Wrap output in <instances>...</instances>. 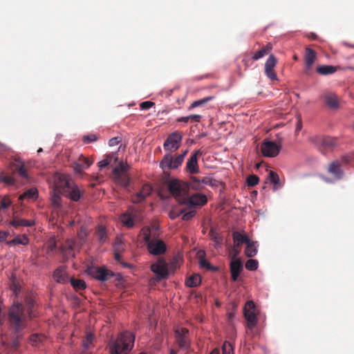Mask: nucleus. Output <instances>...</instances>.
I'll use <instances>...</instances> for the list:
<instances>
[{"label": "nucleus", "mask_w": 354, "mask_h": 354, "mask_svg": "<svg viewBox=\"0 0 354 354\" xmlns=\"http://www.w3.org/2000/svg\"><path fill=\"white\" fill-rule=\"evenodd\" d=\"M37 306L35 297L30 293H26L24 300H15L8 313L9 328L18 335L28 326V322L37 315Z\"/></svg>", "instance_id": "nucleus-1"}, {"label": "nucleus", "mask_w": 354, "mask_h": 354, "mask_svg": "<svg viewBox=\"0 0 354 354\" xmlns=\"http://www.w3.org/2000/svg\"><path fill=\"white\" fill-rule=\"evenodd\" d=\"M135 336L132 333L124 331L116 338H111L107 348L109 354H129L134 346Z\"/></svg>", "instance_id": "nucleus-2"}, {"label": "nucleus", "mask_w": 354, "mask_h": 354, "mask_svg": "<svg viewBox=\"0 0 354 354\" xmlns=\"http://www.w3.org/2000/svg\"><path fill=\"white\" fill-rule=\"evenodd\" d=\"M141 234L144 241L147 243L149 252L153 255H160L167 250L165 242L158 239H151V230L149 227H145L141 230Z\"/></svg>", "instance_id": "nucleus-3"}, {"label": "nucleus", "mask_w": 354, "mask_h": 354, "mask_svg": "<svg viewBox=\"0 0 354 354\" xmlns=\"http://www.w3.org/2000/svg\"><path fill=\"white\" fill-rule=\"evenodd\" d=\"M167 186L172 196L182 204L189 194V185L185 181L178 178H171L167 180Z\"/></svg>", "instance_id": "nucleus-4"}, {"label": "nucleus", "mask_w": 354, "mask_h": 354, "mask_svg": "<svg viewBox=\"0 0 354 354\" xmlns=\"http://www.w3.org/2000/svg\"><path fill=\"white\" fill-rule=\"evenodd\" d=\"M129 168V166L127 164L120 162L112 171L115 182L124 187H127L130 183V178L127 174Z\"/></svg>", "instance_id": "nucleus-5"}, {"label": "nucleus", "mask_w": 354, "mask_h": 354, "mask_svg": "<svg viewBox=\"0 0 354 354\" xmlns=\"http://www.w3.org/2000/svg\"><path fill=\"white\" fill-rule=\"evenodd\" d=\"M187 153V150H185L183 153L178 154L175 158L171 154L165 155L160 162V167L163 170L177 169L182 165Z\"/></svg>", "instance_id": "nucleus-6"}, {"label": "nucleus", "mask_w": 354, "mask_h": 354, "mask_svg": "<svg viewBox=\"0 0 354 354\" xmlns=\"http://www.w3.org/2000/svg\"><path fill=\"white\" fill-rule=\"evenodd\" d=\"M151 270L156 274L157 281L167 278L169 275L168 265L165 259L159 258L151 266Z\"/></svg>", "instance_id": "nucleus-7"}, {"label": "nucleus", "mask_w": 354, "mask_h": 354, "mask_svg": "<svg viewBox=\"0 0 354 354\" xmlns=\"http://www.w3.org/2000/svg\"><path fill=\"white\" fill-rule=\"evenodd\" d=\"M243 315L248 322L250 328H254L257 324V317L256 314V306L252 301H248L243 308Z\"/></svg>", "instance_id": "nucleus-8"}, {"label": "nucleus", "mask_w": 354, "mask_h": 354, "mask_svg": "<svg viewBox=\"0 0 354 354\" xmlns=\"http://www.w3.org/2000/svg\"><path fill=\"white\" fill-rule=\"evenodd\" d=\"M234 245L231 248L230 255L231 258H238L241 252V247L243 243L248 242V236L245 234L235 231L232 233Z\"/></svg>", "instance_id": "nucleus-9"}, {"label": "nucleus", "mask_w": 354, "mask_h": 354, "mask_svg": "<svg viewBox=\"0 0 354 354\" xmlns=\"http://www.w3.org/2000/svg\"><path fill=\"white\" fill-rule=\"evenodd\" d=\"M87 272L92 277L101 281H106L110 279L114 275L111 270L102 267L88 268Z\"/></svg>", "instance_id": "nucleus-10"}, {"label": "nucleus", "mask_w": 354, "mask_h": 354, "mask_svg": "<svg viewBox=\"0 0 354 354\" xmlns=\"http://www.w3.org/2000/svg\"><path fill=\"white\" fill-rule=\"evenodd\" d=\"M73 183V181L68 176L60 174H57L54 178L53 189L57 191L58 193L64 194Z\"/></svg>", "instance_id": "nucleus-11"}, {"label": "nucleus", "mask_w": 354, "mask_h": 354, "mask_svg": "<svg viewBox=\"0 0 354 354\" xmlns=\"http://www.w3.org/2000/svg\"><path fill=\"white\" fill-rule=\"evenodd\" d=\"M183 136L179 132H174L169 135L163 144V147L166 151H176L180 145Z\"/></svg>", "instance_id": "nucleus-12"}, {"label": "nucleus", "mask_w": 354, "mask_h": 354, "mask_svg": "<svg viewBox=\"0 0 354 354\" xmlns=\"http://www.w3.org/2000/svg\"><path fill=\"white\" fill-rule=\"evenodd\" d=\"M174 333L176 342L178 346L182 349H187L189 346V330L184 328H176Z\"/></svg>", "instance_id": "nucleus-13"}, {"label": "nucleus", "mask_w": 354, "mask_h": 354, "mask_svg": "<svg viewBox=\"0 0 354 354\" xmlns=\"http://www.w3.org/2000/svg\"><path fill=\"white\" fill-rule=\"evenodd\" d=\"M281 146L272 141L264 140L261 145V151L264 156L275 157L280 151Z\"/></svg>", "instance_id": "nucleus-14"}, {"label": "nucleus", "mask_w": 354, "mask_h": 354, "mask_svg": "<svg viewBox=\"0 0 354 354\" xmlns=\"http://www.w3.org/2000/svg\"><path fill=\"white\" fill-rule=\"evenodd\" d=\"M207 202V196L203 194H195L190 196L189 194L185 197L184 201H182V205H187L189 206H203Z\"/></svg>", "instance_id": "nucleus-15"}, {"label": "nucleus", "mask_w": 354, "mask_h": 354, "mask_svg": "<svg viewBox=\"0 0 354 354\" xmlns=\"http://www.w3.org/2000/svg\"><path fill=\"white\" fill-rule=\"evenodd\" d=\"M342 163L339 160L331 162L327 168L328 172L333 177L335 180H339L343 178L344 170Z\"/></svg>", "instance_id": "nucleus-16"}, {"label": "nucleus", "mask_w": 354, "mask_h": 354, "mask_svg": "<svg viewBox=\"0 0 354 354\" xmlns=\"http://www.w3.org/2000/svg\"><path fill=\"white\" fill-rule=\"evenodd\" d=\"M277 63V58L273 55H270L265 64V73L271 80H277V76L274 71V67Z\"/></svg>", "instance_id": "nucleus-17"}, {"label": "nucleus", "mask_w": 354, "mask_h": 354, "mask_svg": "<svg viewBox=\"0 0 354 354\" xmlns=\"http://www.w3.org/2000/svg\"><path fill=\"white\" fill-rule=\"evenodd\" d=\"M202 153L203 152L198 149L191 156L186 164L187 171L192 174H198L199 172L198 158L199 156L202 155Z\"/></svg>", "instance_id": "nucleus-18"}, {"label": "nucleus", "mask_w": 354, "mask_h": 354, "mask_svg": "<svg viewBox=\"0 0 354 354\" xmlns=\"http://www.w3.org/2000/svg\"><path fill=\"white\" fill-rule=\"evenodd\" d=\"M93 164V161L81 155L73 164V168L75 173L82 174L84 169H88Z\"/></svg>", "instance_id": "nucleus-19"}, {"label": "nucleus", "mask_w": 354, "mask_h": 354, "mask_svg": "<svg viewBox=\"0 0 354 354\" xmlns=\"http://www.w3.org/2000/svg\"><path fill=\"white\" fill-rule=\"evenodd\" d=\"M321 98L329 109H336L339 107V99L335 93L326 92L321 96Z\"/></svg>", "instance_id": "nucleus-20"}, {"label": "nucleus", "mask_w": 354, "mask_h": 354, "mask_svg": "<svg viewBox=\"0 0 354 354\" xmlns=\"http://www.w3.org/2000/svg\"><path fill=\"white\" fill-rule=\"evenodd\" d=\"M232 261L230 264L231 277L233 281H236L243 270V264L239 258H231Z\"/></svg>", "instance_id": "nucleus-21"}, {"label": "nucleus", "mask_w": 354, "mask_h": 354, "mask_svg": "<svg viewBox=\"0 0 354 354\" xmlns=\"http://www.w3.org/2000/svg\"><path fill=\"white\" fill-rule=\"evenodd\" d=\"M152 192V187L149 184H145L141 190L136 193L132 197V201L134 203H138L143 201Z\"/></svg>", "instance_id": "nucleus-22"}, {"label": "nucleus", "mask_w": 354, "mask_h": 354, "mask_svg": "<svg viewBox=\"0 0 354 354\" xmlns=\"http://www.w3.org/2000/svg\"><path fill=\"white\" fill-rule=\"evenodd\" d=\"M317 144L325 149H332L337 145V138L329 136L320 138Z\"/></svg>", "instance_id": "nucleus-23"}, {"label": "nucleus", "mask_w": 354, "mask_h": 354, "mask_svg": "<svg viewBox=\"0 0 354 354\" xmlns=\"http://www.w3.org/2000/svg\"><path fill=\"white\" fill-rule=\"evenodd\" d=\"M55 280L59 283H66L68 282V277L64 266L58 267L53 273Z\"/></svg>", "instance_id": "nucleus-24"}, {"label": "nucleus", "mask_w": 354, "mask_h": 354, "mask_svg": "<svg viewBox=\"0 0 354 354\" xmlns=\"http://www.w3.org/2000/svg\"><path fill=\"white\" fill-rule=\"evenodd\" d=\"M10 225L15 228H18L19 227H32L35 225V222L34 220H27L24 218H20L17 216H13L12 219L10 221Z\"/></svg>", "instance_id": "nucleus-25"}, {"label": "nucleus", "mask_w": 354, "mask_h": 354, "mask_svg": "<svg viewBox=\"0 0 354 354\" xmlns=\"http://www.w3.org/2000/svg\"><path fill=\"white\" fill-rule=\"evenodd\" d=\"M77 247V243L74 239H68L62 246V251L66 257H74V250Z\"/></svg>", "instance_id": "nucleus-26"}, {"label": "nucleus", "mask_w": 354, "mask_h": 354, "mask_svg": "<svg viewBox=\"0 0 354 354\" xmlns=\"http://www.w3.org/2000/svg\"><path fill=\"white\" fill-rule=\"evenodd\" d=\"M73 201H77L81 197V193L78 187L73 183L68 188L67 191L64 194Z\"/></svg>", "instance_id": "nucleus-27"}, {"label": "nucleus", "mask_w": 354, "mask_h": 354, "mask_svg": "<svg viewBox=\"0 0 354 354\" xmlns=\"http://www.w3.org/2000/svg\"><path fill=\"white\" fill-rule=\"evenodd\" d=\"M124 250L123 243L121 241L117 242L114 246V257L115 259L119 262L124 268H131L132 266L128 263L124 262L121 259L120 252Z\"/></svg>", "instance_id": "nucleus-28"}, {"label": "nucleus", "mask_w": 354, "mask_h": 354, "mask_svg": "<svg viewBox=\"0 0 354 354\" xmlns=\"http://www.w3.org/2000/svg\"><path fill=\"white\" fill-rule=\"evenodd\" d=\"M213 180H214L212 178L207 177L203 178L202 180H198L196 177H192L190 186L192 189H200L202 188L201 183L206 185H213Z\"/></svg>", "instance_id": "nucleus-29"}, {"label": "nucleus", "mask_w": 354, "mask_h": 354, "mask_svg": "<svg viewBox=\"0 0 354 354\" xmlns=\"http://www.w3.org/2000/svg\"><path fill=\"white\" fill-rule=\"evenodd\" d=\"M29 243V239L26 234H19L12 240L6 241L8 246H13L16 245H27Z\"/></svg>", "instance_id": "nucleus-30"}, {"label": "nucleus", "mask_w": 354, "mask_h": 354, "mask_svg": "<svg viewBox=\"0 0 354 354\" xmlns=\"http://www.w3.org/2000/svg\"><path fill=\"white\" fill-rule=\"evenodd\" d=\"M272 49V45L270 43L267 44L263 46L261 49L254 53L251 59L254 61H257L264 56L269 55Z\"/></svg>", "instance_id": "nucleus-31"}, {"label": "nucleus", "mask_w": 354, "mask_h": 354, "mask_svg": "<svg viewBox=\"0 0 354 354\" xmlns=\"http://www.w3.org/2000/svg\"><path fill=\"white\" fill-rule=\"evenodd\" d=\"M257 242H252L250 240V239L248 237V242H246V247L245 249V254L248 257H254L257 253Z\"/></svg>", "instance_id": "nucleus-32"}, {"label": "nucleus", "mask_w": 354, "mask_h": 354, "mask_svg": "<svg viewBox=\"0 0 354 354\" xmlns=\"http://www.w3.org/2000/svg\"><path fill=\"white\" fill-rule=\"evenodd\" d=\"M337 67L331 65H320L316 68V71L321 75H328L335 73Z\"/></svg>", "instance_id": "nucleus-33"}, {"label": "nucleus", "mask_w": 354, "mask_h": 354, "mask_svg": "<svg viewBox=\"0 0 354 354\" xmlns=\"http://www.w3.org/2000/svg\"><path fill=\"white\" fill-rule=\"evenodd\" d=\"M38 197V191L36 188H30L24 192L23 194L19 197V201L24 199L36 200Z\"/></svg>", "instance_id": "nucleus-34"}, {"label": "nucleus", "mask_w": 354, "mask_h": 354, "mask_svg": "<svg viewBox=\"0 0 354 354\" xmlns=\"http://www.w3.org/2000/svg\"><path fill=\"white\" fill-rule=\"evenodd\" d=\"M113 160H114V162L118 161V156L115 153H110L107 155L104 159L98 162L97 165L100 169H102L111 164Z\"/></svg>", "instance_id": "nucleus-35"}, {"label": "nucleus", "mask_w": 354, "mask_h": 354, "mask_svg": "<svg viewBox=\"0 0 354 354\" xmlns=\"http://www.w3.org/2000/svg\"><path fill=\"white\" fill-rule=\"evenodd\" d=\"M120 221L122 224L127 227H132L134 225V219L131 214L125 212L120 217Z\"/></svg>", "instance_id": "nucleus-36"}, {"label": "nucleus", "mask_w": 354, "mask_h": 354, "mask_svg": "<svg viewBox=\"0 0 354 354\" xmlns=\"http://www.w3.org/2000/svg\"><path fill=\"white\" fill-rule=\"evenodd\" d=\"M15 162L16 163L14 164L15 171H17L21 177L24 178H28V174L24 164L18 159H15Z\"/></svg>", "instance_id": "nucleus-37"}, {"label": "nucleus", "mask_w": 354, "mask_h": 354, "mask_svg": "<svg viewBox=\"0 0 354 354\" xmlns=\"http://www.w3.org/2000/svg\"><path fill=\"white\" fill-rule=\"evenodd\" d=\"M95 339V335L91 332L86 333L85 337L82 340V346L84 350L90 349L93 346V341Z\"/></svg>", "instance_id": "nucleus-38"}, {"label": "nucleus", "mask_w": 354, "mask_h": 354, "mask_svg": "<svg viewBox=\"0 0 354 354\" xmlns=\"http://www.w3.org/2000/svg\"><path fill=\"white\" fill-rule=\"evenodd\" d=\"M10 288L15 296L18 298L21 292V287L15 276H12L10 278Z\"/></svg>", "instance_id": "nucleus-39"}, {"label": "nucleus", "mask_w": 354, "mask_h": 354, "mask_svg": "<svg viewBox=\"0 0 354 354\" xmlns=\"http://www.w3.org/2000/svg\"><path fill=\"white\" fill-rule=\"evenodd\" d=\"M201 282V277L198 274H194L190 276L185 281L187 287L194 288L198 286Z\"/></svg>", "instance_id": "nucleus-40"}, {"label": "nucleus", "mask_w": 354, "mask_h": 354, "mask_svg": "<svg viewBox=\"0 0 354 354\" xmlns=\"http://www.w3.org/2000/svg\"><path fill=\"white\" fill-rule=\"evenodd\" d=\"M316 52L310 48H306L304 54V63L314 64L316 59Z\"/></svg>", "instance_id": "nucleus-41"}, {"label": "nucleus", "mask_w": 354, "mask_h": 354, "mask_svg": "<svg viewBox=\"0 0 354 354\" xmlns=\"http://www.w3.org/2000/svg\"><path fill=\"white\" fill-rule=\"evenodd\" d=\"M268 179L272 184H273L274 190H276L281 187L279 175L276 172L270 171L269 172Z\"/></svg>", "instance_id": "nucleus-42"}, {"label": "nucleus", "mask_w": 354, "mask_h": 354, "mask_svg": "<svg viewBox=\"0 0 354 354\" xmlns=\"http://www.w3.org/2000/svg\"><path fill=\"white\" fill-rule=\"evenodd\" d=\"M70 281L71 286L76 291L84 290L86 287V283L83 279L71 278Z\"/></svg>", "instance_id": "nucleus-43"}, {"label": "nucleus", "mask_w": 354, "mask_h": 354, "mask_svg": "<svg viewBox=\"0 0 354 354\" xmlns=\"http://www.w3.org/2000/svg\"><path fill=\"white\" fill-rule=\"evenodd\" d=\"M96 236L100 243H104L107 240V233L106 228L102 225H99L96 230Z\"/></svg>", "instance_id": "nucleus-44"}, {"label": "nucleus", "mask_w": 354, "mask_h": 354, "mask_svg": "<svg viewBox=\"0 0 354 354\" xmlns=\"http://www.w3.org/2000/svg\"><path fill=\"white\" fill-rule=\"evenodd\" d=\"M45 339L46 337L42 334H33L30 337L29 342L31 345L38 346Z\"/></svg>", "instance_id": "nucleus-45"}, {"label": "nucleus", "mask_w": 354, "mask_h": 354, "mask_svg": "<svg viewBox=\"0 0 354 354\" xmlns=\"http://www.w3.org/2000/svg\"><path fill=\"white\" fill-rule=\"evenodd\" d=\"M0 183H3L7 185H14L16 180L12 176L6 175L4 172L0 173Z\"/></svg>", "instance_id": "nucleus-46"}, {"label": "nucleus", "mask_w": 354, "mask_h": 354, "mask_svg": "<svg viewBox=\"0 0 354 354\" xmlns=\"http://www.w3.org/2000/svg\"><path fill=\"white\" fill-rule=\"evenodd\" d=\"M245 266L247 270L254 271L258 268L259 263L257 260L249 259L246 261Z\"/></svg>", "instance_id": "nucleus-47"}, {"label": "nucleus", "mask_w": 354, "mask_h": 354, "mask_svg": "<svg viewBox=\"0 0 354 354\" xmlns=\"http://www.w3.org/2000/svg\"><path fill=\"white\" fill-rule=\"evenodd\" d=\"M52 192H53V194L51 195L52 203L55 206L59 207L60 205V201H61L59 194H61L58 193L57 191H56L55 189H53Z\"/></svg>", "instance_id": "nucleus-48"}, {"label": "nucleus", "mask_w": 354, "mask_h": 354, "mask_svg": "<svg viewBox=\"0 0 354 354\" xmlns=\"http://www.w3.org/2000/svg\"><path fill=\"white\" fill-rule=\"evenodd\" d=\"M223 354H234V348L232 344L225 341L222 346Z\"/></svg>", "instance_id": "nucleus-49"}, {"label": "nucleus", "mask_w": 354, "mask_h": 354, "mask_svg": "<svg viewBox=\"0 0 354 354\" xmlns=\"http://www.w3.org/2000/svg\"><path fill=\"white\" fill-rule=\"evenodd\" d=\"M87 230L85 227L82 226L77 232V236L80 239L81 243L80 244H82L84 241L85 238L87 236Z\"/></svg>", "instance_id": "nucleus-50"}, {"label": "nucleus", "mask_w": 354, "mask_h": 354, "mask_svg": "<svg viewBox=\"0 0 354 354\" xmlns=\"http://www.w3.org/2000/svg\"><path fill=\"white\" fill-rule=\"evenodd\" d=\"M259 178L256 175H250L247 178V183L248 186H255L258 184Z\"/></svg>", "instance_id": "nucleus-51"}, {"label": "nucleus", "mask_w": 354, "mask_h": 354, "mask_svg": "<svg viewBox=\"0 0 354 354\" xmlns=\"http://www.w3.org/2000/svg\"><path fill=\"white\" fill-rule=\"evenodd\" d=\"M212 98H213V97H205V98L200 100L194 101L192 104L191 107L194 108V107H197V106H199L201 105H203L205 103L210 101Z\"/></svg>", "instance_id": "nucleus-52"}, {"label": "nucleus", "mask_w": 354, "mask_h": 354, "mask_svg": "<svg viewBox=\"0 0 354 354\" xmlns=\"http://www.w3.org/2000/svg\"><path fill=\"white\" fill-rule=\"evenodd\" d=\"M11 204L8 196H5L1 201L0 209H7Z\"/></svg>", "instance_id": "nucleus-53"}, {"label": "nucleus", "mask_w": 354, "mask_h": 354, "mask_svg": "<svg viewBox=\"0 0 354 354\" xmlns=\"http://www.w3.org/2000/svg\"><path fill=\"white\" fill-rule=\"evenodd\" d=\"M183 220L184 221H189L190 220L191 218H192L195 214H196V211L195 210H192V211H189L188 212H183Z\"/></svg>", "instance_id": "nucleus-54"}, {"label": "nucleus", "mask_w": 354, "mask_h": 354, "mask_svg": "<svg viewBox=\"0 0 354 354\" xmlns=\"http://www.w3.org/2000/svg\"><path fill=\"white\" fill-rule=\"evenodd\" d=\"M184 212V209H182L179 212L172 209L169 212V216L171 220H174L178 218L180 214Z\"/></svg>", "instance_id": "nucleus-55"}, {"label": "nucleus", "mask_w": 354, "mask_h": 354, "mask_svg": "<svg viewBox=\"0 0 354 354\" xmlns=\"http://www.w3.org/2000/svg\"><path fill=\"white\" fill-rule=\"evenodd\" d=\"M154 104H155V103L153 102L145 101V102H142L140 103V107L142 110H147V109H149L150 108H151Z\"/></svg>", "instance_id": "nucleus-56"}, {"label": "nucleus", "mask_w": 354, "mask_h": 354, "mask_svg": "<svg viewBox=\"0 0 354 354\" xmlns=\"http://www.w3.org/2000/svg\"><path fill=\"white\" fill-rule=\"evenodd\" d=\"M97 138L95 134H89L83 137V141L85 143H90L97 140Z\"/></svg>", "instance_id": "nucleus-57"}, {"label": "nucleus", "mask_w": 354, "mask_h": 354, "mask_svg": "<svg viewBox=\"0 0 354 354\" xmlns=\"http://www.w3.org/2000/svg\"><path fill=\"white\" fill-rule=\"evenodd\" d=\"M199 263L201 268H205L208 270H214V268L204 258H201Z\"/></svg>", "instance_id": "nucleus-58"}, {"label": "nucleus", "mask_w": 354, "mask_h": 354, "mask_svg": "<svg viewBox=\"0 0 354 354\" xmlns=\"http://www.w3.org/2000/svg\"><path fill=\"white\" fill-rule=\"evenodd\" d=\"M304 64H305V67H304V73L305 75L310 76L312 73V67H313V64H308V63H304Z\"/></svg>", "instance_id": "nucleus-59"}, {"label": "nucleus", "mask_w": 354, "mask_h": 354, "mask_svg": "<svg viewBox=\"0 0 354 354\" xmlns=\"http://www.w3.org/2000/svg\"><path fill=\"white\" fill-rule=\"evenodd\" d=\"M10 148L6 144L0 142V156H2L3 153L9 151Z\"/></svg>", "instance_id": "nucleus-60"}, {"label": "nucleus", "mask_w": 354, "mask_h": 354, "mask_svg": "<svg viewBox=\"0 0 354 354\" xmlns=\"http://www.w3.org/2000/svg\"><path fill=\"white\" fill-rule=\"evenodd\" d=\"M351 158L350 156L346 155V156H342L341 160L339 161L342 163V165H346V164L349 163V162L351 161Z\"/></svg>", "instance_id": "nucleus-61"}, {"label": "nucleus", "mask_w": 354, "mask_h": 354, "mask_svg": "<svg viewBox=\"0 0 354 354\" xmlns=\"http://www.w3.org/2000/svg\"><path fill=\"white\" fill-rule=\"evenodd\" d=\"M56 247L57 245L55 240H50L49 242L48 243V249L50 251H53L56 248Z\"/></svg>", "instance_id": "nucleus-62"}, {"label": "nucleus", "mask_w": 354, "mask_h": 354, "mask_svg": "<svg viewBox=\"0 0 354 354\" xmlns=\"http://www.w3.org/2000/svg\"><path fill=\"white\" fill-rule=\"evenodd\" d=\"M10 233L7 231H0V242L5 241Z\"/></svg>", "instance_id": "nucleus-63"}, {"label": "nucleus", "mask_w": 354, "mask_h": 354, "mask_svg": "<svg viewBox=\"0 0 354 354\" xmlns=\"http://www.w3.org/2000/svg\"><path fill=\"white\" fill-rule=\"evenodd\" d=\"M189 118V120L191 122H198L201 118V116L200 115H190Z\"/></svg>", "instance_id": "nucleus-64"}]
</instances>
